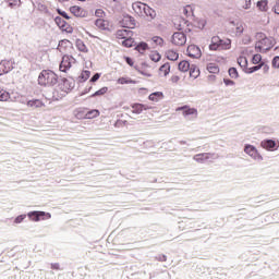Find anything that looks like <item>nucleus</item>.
<instances>
[{"label":"nucleus","instance_id":"f257e3e1","mask_svg":"<svg viewBox=\"0 0 279 279\" xmlns=\"http://www.w3.org/2000/svg\"><path fill=\"white\" fill-rule=\"evenodd\" d=\"M58 84V75L50 70H44L38 74V85L40 86H56Z\"/></svg>","mask_w":279,"mask_h":279},{"label":"nucleus","instance_id":"f03ea898","mask_svg":"<svg viewBox=\"0 0 279 279\" xmlns=\"http://www.w3.org/2000/svg\"><path fill=\"white\" fill-rule=\"evenodd\" d=\"M244 151H245L246 155H248V157L252 160H255V161H258V162H262L264 160L263 155H260V153H258L256 146L246 144L244 146Z\"/></svg>","mask_w":279,"mask_h":279},{"label":"nucleus","instance_id":"7ed1b4c3","mask_svg":"<svg viewBox=\"0 0 279 279\" xmlns=\"http://www.w3.org/2000/svg\"><path fill=\"white\" fill-rule=\"evenodd\" d=\"M218 158H219V155H216L215 153H203V154L193 156V160H195L201 165H204L206 161H209L210 159L217 160Z\"/></svg>","mask_w":279,"mask_h":279},{"label":"nucleus","instance_id":"20e7f679","mask_svg":"<svg viewBox=\"0 0 279 279\" xmlns=\"http://www.w3.org/2000/svg\"><path fill=\"white\" fill-rule=\"evenodd\" d=\"M27 217L31 218V220L38 222L40 220H48L51 218V214L47 211H28Z\"/></svg>","mask_w":279,"mask_h":279},{"label":"nucleus","instance_id":"39448f33","mask_svg":"<svg viewBox=\"0 0 279 279\" xmlns=\"http://www.w3.org/2000/svg\"><path fill=\"white\" fill-rule=\"evenodd\" d=\"M130 34H131V32H129L126 29H120L117 33L118 37H121L122 39H124V40L121 41V45L126 47V48L133 47V44H134V39L126 38V36H130Z\"/></svg>","mask_w":279,"mask_h":279},{"label":"nucleus","instance_id":"423d86ee","mask_svg":"<svg viewBox=\"0 0 279 279\" xmlns=\"http://www.w3.org/2000/svg\"><path fill=\"white\" fill-rule=\"evenodd\" d=\"M277 143L272 138H265L260 141V147L266 151H276L278 150Z\"/></svg>","mask_w":279,"mask_h":279},{"label":"nucleus","instance_id":"0eeeda50","mask_svg":"<svg viewBox=\"0 0 279 279\" xmlns=\"http://www.w3.org/2000/svg\"><path fill=\"white\" fill-rule=\"evenodd\" d=\"M12 70H14L13 60H3L0 62V76L10 73Z\"/></svg>","mask_w":279,"mask_h":279},{"label":"nucleus","instance_id":"6e6552de","mask_svg":"<svg viewBox=\"0 0 279 279\" xmlns=\"http://www.w3.org/2000/svg\"><path fill=\"white\" fill-rule=\"evenodd\" d=\"M72 62H75V58L71 56H63L60 63V71L66 73L71 69Z\"/></svg>","mask_w":279,"mask_h":279},{"label":"nucleus","instance_id":"1a4fd4ad","mask_svg":"<svg viewBox=\"0 0 279 279\" xmlns=\"http://www.w3.org/2000/svg\"><path fill=\"white\" fill-rule=\"evenodd\" d=\"M213 43L218 44L220 47V50H229L232 46L231 39H220L218 36L213 37Z\"/></svg>","mask_w":279,"mask_h":279},{"label":"nucleus","instance_id":"9d476101","mask_svg":"<svg viewBox=\"0 0 279 279\" xmlns=\"http://www.w3.org/2000/svg\"><path fill=\"white\" fill-rule=\"evenodd\" d=\"M187 38L184 33H175L172 35V45L183 46L186 45Z\"/></svg>","mask_w":279,"mask_h":279},{"label":"nucleus","instance_id":"9b49d317","mask_svg":"<svg viewBox=\"0 0 279 279\" xmlns=\"http://www.w3.org/2000/svg\"><path fill=\"white\" fill-rule=\"evenodd\" d=\"M186 53L192 59H199L202 57L201 48L195 45L187 46Z\"/></svg>","mask_w":279,"mask_h":279},{"label":"nucleus","instance_id":"f8f14e48","mask_svg":"<svg viewBox=\"0 0 279 279\" xmlns=\"http://www.w3.org/2000/svg\"><path fill=\"white\" fill-rule=\"evenodd\" d=\"M54 23L57 26H59L60 29L68 34H71L73 32L72 27L64 20H62L61 16H56Z\"/></svg>","mask_w":279,"mask_h":279},{"label":"nucleus","instance_id":"ddd939ff","mask_svg":"<svg viewBox=\"0 0 279 279\" xmlns=\"http://www.w3.org/2000/svg\"><path fill=\"white\" fill-rule=\"evenodd\" d=\"M178 110H182L183 111V117H189V116H193L194 119H197L198 117V111L196 108H191L187 105L178 107Z\"/></svg>","mask_w":279,"mask_h":279},{"label":"nucleus","instance_id":"4468645a","mask_svg":"<svg viewBox=\"0 0 279 279\" xmlns=\"http://www.w3.org/2000/svg\"><path fill=\"white\" fill-rule=\"evenodd\" d=\"M258 44L266 47L264 49L265 51H270V49L276 45V39H274L272 37H265L259 39Z\"/></svg>","mask_w":279,"mask_h":279},{"label":"nucleus","instance_id":"2eb2a0df","mask_svg":"<svg viewBox=\"0 0 279 279\" xmlns=\"http://www.w3.org/2000/svg\"><path fill=\"white\" fill-rule=\"evenodd\" d=\"M27 108H31L32 110H39L41 108H45V104L41 99H31L26 102Z\"/></svg>","mask_w":279,"mask_h":279},{"label":"nucleus","instance_id":"dca6fc26","mask_svg":"<svg viewBox=\"0 0 279 279\" xmlns=\"http://www.w3.org/2000/svg\"><path fill=\"white\" fill-rule=\"evenodd\" d=\"M70 12H71L75 17H82V19H84V17H86V16L88 15V12H87L85 9H83V8H81V7H77V5L71 7V8H70Z\"/></svg>","mask_w":279,"mask_h":279},{"label":"nucleus","instance_id":"f3484780","mask_svg":"<svg viewBox=\"0 0 279 279\" xmlns=\"http://www.w3.org/2000/svg\"><path fill=\"white\" fill-rule=\"evenodd\" d=\"M132 7H133L134 12H135L138 16L144 17L145 9H146L148 5H146V4L143 3V2L137 1V2H134Z\"/></svg>","mask_w":279,"mask_h":279},{"label":"nucleus","instance_id":"a211bd4d","mask_svg":"<svg viewBox=\"0 0 279 279\" xmlns=\"http://www.w3.org/2000/svg\"><path fill=\"white\" fill-rule=\"evenodd\" d=\"M131 108H133V113L135 114H141L144 110H149V106L143 104L131 105Z\"/></svg>","mask_w":279,"mask_h":279},{"label":"nucleus","instance_id":"6ab92c4d","mask_svg":"<svg viewBox=\"0 0 279 279\" xmlns=\"http://www.w3.org/2000/svg\"><path fill=\"white\" fill-rule=\"evenodd\" d=\"M63 92L68 93L69 90H71L72 88L75 87V82L74 81H70L68 78H64L63 81Z\"/></svg>","mask_w":279,"mask_h":279},{"label":"nucleus","instance_id":"aec40b11","mask_svg":"<svg viewBox=\"0 0 279 279\" xmlns=\"http://www.w3.org/2000/svg\"><path fill=\"white\" fill-rule=\"evenodd\" d=\"M75 47H76V49H78L80 52H83V53L88 52V48L86 47V45L84 44V41L82 39L75 40Z\"/></svg>","mask_w":279,"mask_h":279},{"label":"nucleus","instance_id":"412c9836","mask_svg":"<svg viewBox=\"0 0 279 279\" xmlns=\"http://www.w3.org/2000/svg\"><path fill=\"white\" fill-rule=\"evenodd\" d=\"M166 58L172 62H175L179 60V53L174 50H167Z\"/></svg>","mask_w":279,"mask_h":279},{"label":"nucleus","instance_id":"4be33fe9","mask_svg":"<svg viewBox=\"0 0 279 279\" xmlns=\"http://www.w3.org/2000/svg\"><path fill=\"white\" fill-rule=\"evenodd\" d=\"M144 16L149 17V20H154L156 16V12L153 8L147 5L144 10Z\"/></svg>","mask_w":279,"mask_h":279},{"label":"nucleus","instance_id":"5701e85b","mask_svg":"<svg viewBox=\"0 0 279 279\" xmlns=\"http://www.w3.org/2000/svg\"><path fill=\"white\" fill-rule=\"evenodd\" d=\"M191 66L192 65L190 64L189 61L183 60L180 62V64H178V70H180L181 72H187Z\"/></svg>","mask_w":279,"mask_h":279},{"label":"nucleus","instance_id":"b1692460","mask_svg":"<svg viewBox=\"0 0 279 279\" xmlns=\"http://www.w3.org/2000/svg\"><path fill=\"white\" fill-rule=\"evenodd\" d=\"M187 71H190L191 77H193V78L199 77L201 71L197 68V65H191V68Z\"/></svg>","mask_w":279,"mask_h":279},{"label":"nucleus","instance_id":"393cba45","mask_svg":"<svg viewBox=\"0 0 279 279\" xmlns=\"http://www.w3.org/2000/svg\"><path fill=\"white\" fill-rule=\"evenodd\" d=\"M171 65L169 62L165 63L163 65L159 66V73H163V76L167 77L170 73Z\"/></svg>","mask_w":279,"mask_h":279},{"label":"nucleus","instance_id":"a878e982","mask_svg":"<svg viewBox=\"0 0 279 279\" xmlns=\"http://www.w3.org/2000/svg\"><path fill=\"white\" fill-rule=\"evenodd\" d=\"M264 66V62L259 63L258 65H253L251 68H246V70L244 71L246 74H253L258 70H262Z\"/></svg>","mask_w":279,"mask_h":279},{"label":"nucleus","instance_id":"bb28decb","mask_svg":"<svg viewBox=\"0 0 279 279\" xmlns=\"http://www.w3.org/2000/svg\"><path fill=\"white\" fill-rule=\"evenodd\" d=\"M11 95L5 89L0 88V102H7L10 100Z\"/></svg>","mask_w":279,"mask_h":279},{"label":"nucleus","instance_id":"cd10ccee","mask_svg":"<svg viewBox=\"0 0 279 279\" xmlns=\"http://www.w3.org/2000/svg\"><path fill=\"white\" fill-rule=\"evenodd\" d=\"M207 70H208V72H209L210 74H218L219 71H220L219 66H218L217 64H215V63H209V64L207 65Z\"/></svg>","mask_w":279,"mask_h":279},{"label":"nucleus","instance_id":"c85d7f7f","mask_svg":"<svg viewBox=\"0 0 279 279\" xmlns=\"http://www.w3.org/2000/svg\"><path fill=\"white\" fill-rule=\"evenodd\" d=\"M238 64L245 72V70L247 69V59H246V57H239L238 58Z\"/></svg>","mask_w":279,"mask_h":279},{"label":"nucleus","instance_id":"c756f323","mask_svg":"<svg viewBox=\"0 0 279 279\" xmlns=\"http://www.w3.org/2000/svg\"><path fill=\"white\" fill-rule=\"evenodd\" d=\"M149 47L147 46V44L145 41H141L136 47V51L138 53H144Z\"/></svg>","mask_w":279,"mask_h":279},{"label":"nucleus","instance_id":"7c9ffc66","mask_svg":"<svg viewBox=\"0 0 279 279\" xmlns=\"http://www.w3.org/2000/svg\"><path fill=\"white\" fill-rule=\"evenodd\" d=\"M161 97H162V93H161V92H155V93H153V94H150V95L148 96V99H149L150 101L158 102V101H159V98H161Z\"/></svg>","mask_w":279,"mask_h":279},{"label":"nucleus","instance_id":"2f4dec72","mask_svg":"<svg viewBox=\"0 0 279 279\" xmlns=\"http://www.w3.org/2000/svg\"><path fill=\"white\" fill-rule=\"evenodd\" d=\"M267 4H268L267 0L257 1V8L260 12H267Z\"/></svg>","mask_w":279,"mask_h":279},{"label":"nucleus","instance_id":"473e14b6","mask_svg":"<svg viewBox=\"0 0 279 279\" xmlns=\"http://www.w3.org/2000/svg\"><path fill=\"white\" fill-rule=\"evenodd\" d=\"M99 117V111L97 109H93L90 111H88L87 113H85V118L87 119H96Z\"/></svg>","mask_w":279,"mask_h":279},{"label":"nucleus","instance_id":"72a5a7b5","mask_svg":"<svg viewBox=\"0 0 279 279\" xmlns=\"http://www.w3.org/2000/svg\"><path fill=\"white\" fill-rule=\"evenodd\" d=\"M124 21L129 22V26L131 29H133L136 26V21L132 15H125Z\"/></svg>","mask_w":279,"mask_h":279},{"label":"nucleus","instance_id":"f704fd0d","mask_svg":"<svg viewBox=\"0 0 279 279\" xmlns=\"http://www.w3.org/2000/svg\"><path fill=\"white\" fill-rule=\"evenodd\" d=\"M89 76H90V72L89 71H83L81 73V75L78 76L80 83L86 82L89 78Z\"/></svg>","mask_w":279,"mask_h":279},{"label":"nucleus","instance_id":"c9c22d12","mask_svg":"<svg viewBox=\"0 0 279 279\" xmlns=\"http://www.w3.org/2000/svg\"><path fill=\"white\" fill-rule=\"evenodd\" d=\"M134 69L143 76L145 77H151L153 74L147 72V71H144L143 68H141L140 65H134Z\"/></svg>","mask_w":279,"mask_h":279},{"label":"nucleus","instance_id":"e433bc0d","mask_svg":"<svg viewBox=\"0 0 279 279\" xmlns=\"http://www.w3.org/2000/svg\"><path fill=\"white\" fill-rule=\"evenodd\" d=\"M136 82L133 81V80H129V78H125V77H120L118 80V84L120 85H129V84H135Z\"/></svg>","mask_w":279,"mask_h":279},{"label":"nucleus","instance_id":"4c0bfd02","mask_svg":"<svg viewBox=\"0 0 279 279\" xmlns=\"http://www.w3.org/2000/svg\"><path fill=\"white\" fill-rule=\"evenodd\" d=\"M35 5H37L38 11L44 12V13H48V7L44 5L41 3V0H39L38 2H35Z\"/></svg>","mask_w":279,"mask_h":279},{"label":"nucleus","instance_id":"58836bf2","mask_svg":"<svg viewBox=\"0 0 279 279\" xmlns=\"http://www.w3.org/2000/svg\"><path fill=\"white\" fill-rule=\"evenodd\" d=\"M108 92V88L107 87H102L101 89H98L96 93H94L90 97L92 98H95L97 96H104L106 95Z\"/></svg>","mask_w":279,"mask_h":279},{"label":"nucleus","instance_id":"ea45409f","mask_svg":"<svg viewBox=\"0 0 279 279\" xmlns=\"http://www.w3.org/2000/svg\"><path fill=\"white\" fill-rule=\"evenodd\" d=\"M149 59L153 62H159L161 60V56L159 52H153L149 54Z\"/></svg>","mask_w":279,"mask_h":279},{"label":"nucleus","instance_id":"a19ab883","mask_svg":"<svg viewBox=\"0 0 279 279\" xmlns=\"http://www.w3.org/2000/svg\"><path fill=\"white\" fill-rule=\"evenodd\" d=\"M95 25L99 28V29H106V22L102 19H98L96 20Z\"/></svg>","mask_w":279,"mask_h":279},{"label":"nucleus","instance_id":"79ce46f5","mask_svg":"<svg viewBox=\"0 0 279 279\" xmlns=\"http://www.w3.org/2000/svg\"><path fill=\"white\" fill-rule=\"evenodd\" d=\"M229 76L232 78H238L239 77V72L236 68H230L229 69Z\"/></svg>","mask_w":279,"mask_h":279},{"label":"nucleus","instance_id":"37998d69","mask_svg":"<svg viewBox=\"0 0 279 279\" xmlns=\"http://www.w3.org/2000/svg\"><path fill=\"white\" fill-rule=\"evenodd\" d=\"M210 51H217L220 50V45L219 43H214V38H211V44L209 45Z\"/></svg>","mask_w":279,"mask_h":279},{"label":"nucleus","instance_id":"c03bdc74","mask_svg":"<svg viewBox=\"0 0 279 279\" xmlns=\"http://www.w3.org/2000/svg\"><path fill=\"white\" fill-rule=\"evenodd\" d=\"M262 60H263V57H262V54H255V56H253L252 57V63L253 64H258V63H260L262 62Z\"/></svg>","mask_w":279,"mask_h":279},{"label":"nucleus","instance_id":"a18cd8bd","mask_svg":"<svg viewBox=\"0 0 279 279\" xmlns=\"http://www.w3.org/2000/svg\"><path fill=\"white\" fill-rule=\"evenodd\" d=\"M26 218H27V215H25V214L19 215V216L15 218L14 223H15V225H21V223L24 221V219H26Z\"/></svg>","mask_w":279,"mask_h":279},{"label":"nucleus","instance_id":"49530a36","mask_svg":"<svg viewBox=\"0 0 279 279\" xmlns=\"http://www.w3.org/2000/svg\"><path fill=\"white\" fill-rule=\"evenodd\" d=\"M153 41L157 46H162L163 45V39L161 37H159V36H154L153 37Z\"/></svg>","mask_w":279,"mask_h":279},{"label":"nucleus","instance_id":"de8ad7c7","mask_svg":"<svg viewBox=\"0 0 279 279\" xmlns=\"http://www.w3.org/2000/svg\"><path fill=\"white\" fill-rule=\"evenodd\" d=\"M57 13H59L64 20H70V15L65 11H62L61 9H57Z\"/></svg>","mask_w":279,"mask_h":279},{"label":"nucleus","instance_id":"09e8293b","mask_svg":"<svg viewBox=\"0 0 279 279\" xmlns=\"http://www.w3.org/2000/svg\"><path fill=\"white\" fill-rule=\"evenodd\" d=\"M263 47H265V46L262 45V44H259L258 41H257L256 45H255V49H256V51L259 52V53H262L263 51L266 52V51H265V48H263Z\"/></svg>","mask_w":279,"mask_h":279},{"label":"nucleus","instance_id":"8fccbe9b","mask_svg":"<svg viewBox=\"0 0 279 279\" xmlns=\"http://www.w3.org/2000/svg\"><path fill=\"white\" fill-rule=\"evenodd\" d=\"M156 259H157L158 262L163 263V262H167V260H168V256L165 255V254H159V255L156 256Z\"/></svg>","mask_w":279,"mask_h":279},{"label":"nucleus","instance_id":"3c124183","mask_svg":"<svg viewBox=\"0 0 279 279\" xmlns=\"http://www.w3.org/2000/svg\"><path fill=\"white\" fill-rule=\"evenodd\" d=\"M272 66H274V69H279V56L274 57Z\"/></svg>","mask_w":279,"mask_h":279},{"label":"nucleus","instance_id":"603ef678","mask_svg":"<svg viewBox=\"0 0 279 279\" xmlns=\"http://www.w3.org/2000/svg\"><path fill=\"white\" fill-rule=\"evenodd\" d=\"M9 2V7L13 8L15 5H19L21 3V0H7Z\"/></svg>","mask_w":279,"mask_h":279},{"label":"nucleus","instance_id":"864d4df0","mask_svg":"<svg viewBox=\"0 0 279 279\" xmlns=\"http://www.w3.org/2000/svg\"><path fill=\"white\" fill-rule=\"evenodd\" d=\"M99 77H101V74L100 73H95L93 76H92V78H90V83H96L98 80H99Z\"/></svg>","mask_w":279,"mask_h":279},{"label":"nucleus","instance_id":"5fc2aeb1","mask_svg":"<svg viewBox=\"0 0 279 279\" xmlns=\"http://www.w3.org/2000/svg\"><path fill=\"white\" fill-rule=\"evenodd\" d=\"M225 86H234L235 82L232 80L223 78Z\"/></svg>","mask_w":279,"mask_h":279},{"label":"nucleus","instance_id":"6e6d98bb","mask_svg":"<svg viewBox=\"0 0 279 279\" xmlns=\"http://www.w3.org/2000/svg\"><path fill=\"white\" fill-rule=\"evenodd\" d=\"M245 4L242 5L244 10H250L252 8V0H244Z\"/></svg>","mask_w":279,"mask_h":279},{"label":"nucleus","instance_id":"4d7b16f0","mask_svg":"<svg viewBox=\"0 0 279 279\" xmlns=\"http://www.w3.org/2000/svg\"><path fill=\"white\" fill-rule=\"evenodd\" d=\"M105 15V11L102 9H97L96 10V16L99 19H102Z\"/></svg>","mask_w":279,"mask_h":279},{"label":"nucleus","instance_id":"13d9d810","mask_svg":"<svg viewBox=\"0 0 279 279\" xmlns=\"http://www.w3.org/2000/svg\"><path fill=\"white\" fill-rule=\"evenodd\" d=\"M124 59L129 66H134V61L131 57H125Z\"/></svg>","mask_w":279,"mask_h":279},{"label":"nucleus","instance_id":"bf43d9fd","mask_svg":"<svg viewBox=\"0 0 279 279\" xmlns=\"http://www.w3.org/2000/svg\"><path fill=\"white\" fill-rule=\"evenodd\" d=\"M125 123H126L125 121L118 120V121L116 122L114 126H116V128H122V126L125 125Z\"/></svg>","mask_w":279,"mask_h":279},{"label":"nucleus","instance_id":"052dcab7","mask_svg":"<svg viewBox=\"0 0 279 279\" xmlns=\"http://www.w3.org/2000/svg\"><path fill=\"white\" fill-rule=\"evenodd\" d=\"M274 11H275L276 14L279 15V0H277V1L275 2Z\"/></svg>","mask_w":279,"mask_h":279},{"label":"nucleus","instance_id":"680f3d73","mask_svg":"<svg viewBox=\"0 0 279 279\" xmlns=\"http://www.w3.org/2000/svg\"><path fill=\"white\" fill-rule=\"evenodd\" d=\"M179 81H180V76H179V75H172L171 82H172L173 84H178Z\"/></svg>","mask_w":279,"mask_h":279},{"label":"nucleus","instance_id":"e2e57ef3","mask_svg":"<svg viewBox=\"0 0 279 279\" xmlns=\"http://www.w3.org/2000/svg\"><path fill=\"white\" fill-rule=\"evenodd\" d=\"M69 44H70L69 39H61L60 43H59V47L66 46Z\"/></svg>","mask_w":279,"mask_h":279},{"label":"nucleus","instance_id":"0e129e2a","mask_svg":"<svg viewBox=\"0 0 279 279\" xmlns=\"http://www.w3.org/2000/svg\"><path fill=\"white\" fill-rule=\"evenodd\" d=\"M243 32H244V28H243V25H238L236 26V34H240V35H242L243 34Z\"/></svg>","mask_w":279,"mask_h":279},{"label":"nucleus","instance_id":"69168bd1","mask_svg":"<svg viewBox=\"0 0 279 279\" xmlns=\"http://www.w3.org/2000/svg\"><path fill=\"white\" fill-rule=\"evenodd\" d=\"M51 269H53V270H59V269H60L59 263H52V264H51Z\"/></svg>","mask_w":279,"mask_h":279},{"label":"nucleus","instance_id":"338daca9","mask_svg":"<svg viewBox=\"0 0 279 279\" xmlns=\"http://www.w3.org/2000/svg\"><path fill=\"white\" fill-rule=\"evenodd\" d=\"M199 27H201L202 29H204V28L206 27V21H205V20H201V21H199Z\"/></svg>","mask_w":279,"mask_h":279},{"label":"nucleus","instance_id":"774afa93","mask_svg":"<svg viewBox=\"0 0 279 279\" xmlns=\"http://www.w3.org/2000/svg\"><path fill=\"white\" fill-rule=\"evenodd\" d=\"M208 81L209 82H215L216 81V75L215 74L208 75Z\"/></svg>","mask_w":279,"mask_h":279}]
</instances>
